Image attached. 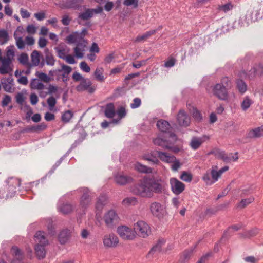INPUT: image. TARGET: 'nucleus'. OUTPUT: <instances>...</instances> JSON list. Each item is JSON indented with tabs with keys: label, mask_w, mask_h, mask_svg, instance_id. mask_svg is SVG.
<instances>
[{
	"label": "nucleus",
	"mask_w": 263,
	"mask_h": 263,
	"mask_svg": "<svg viewBox=\"0 0 263 263\" xmlns=\"http://www.w3.org/2000/svg\"><path fill=\"white\" fill-rule=\"evenodd\" d=\"M165 182L159 176L144 177L135 184L132 191L134 194L142 198H152L155 194H161L165 190Z\"/></svg>",
	"instance_id": "nucleus-1"
},
{
	"label": "nucleus",
	"mask_w": 263,
	"mask_h": 263,
	"mask_svg": "<svg viewBox=\"0 0 263 263\" xmlns=\"http://www.w3.org/2000/svg\"><path fill=\"white\" fill-rule=\"evenodd\" d=\"M87 33V29L84 28L81 32L76 31L68 35L66 41L68 44H87V41L84 39Z\"/></svg>",
	"instance_id": "nucleus-2"
},
{
	"label": "nucleus",
	"mask_w": 263,
	"mask_h": 263,
	"mask_svg": "<svg viewBox=\"0 0 263 263\" xmlns=\"http://www.w3.org/2000/svg\"><path fill=\"white\" fill-rule=\"evenodd\" d=\"M216 165L212 166L211 169L206 171L202 176V180L206 185H211L218 181L221 177Z\"/></svg>",
	"instance_id": "nucleus-3"
},
{
	"label": "nucleus",
	"mask_w": 263,
	"mask_h": 263,
	"mask_svg": "<svg viewBox=\"0 0 263 263\" xmlns=\"http://www.w3.org/2000/svg\"><path fill=\"white\" fill-rule=\"evenodd\" d=\"M134 231L140 237L146 238L151 234V229L148 224L145 221L140 220L134 224Z\"/></svg>",
	"instance_id": "nucleus-4"
},
{
	"label": "nucleus",
	"mask_w": 263,
	"mask_h": 263,
	"mask_svg": "<svg viewBox=\"0 0 263 263\" xmlns=\"http://www.w3.org/2000/svg\"><path fill=\"white\" fill-rule=\"evenodd\" d=\"M117 232L120 237L124 240H133L136 237L134 229L126 226L118 227Z\"/></svg>",
	"instance_id": "nucleus-5"
},
{
	"label": "nucleus",
	"mask_w": 263,
	"mask_h": 263,
	"mask_svg": "<svg viewBox=\"0 0 263 263\" xmlns=\"http://www.w3.org/2000/svg\"><path fill=\"white\" fill-rule=\"evenodd\" d=\"M103 219L106 225L111 228L118 223L119 218L116 211L111 210L104 215Z\"/></svg>",
	"instance_id": "nucleus-6"
},
{
	"label": "nucleus",
	"mask_w": 263,
	"mask_h": 263,
	"mask_svg": "<svg viewBox=\"0 0 263 263\" xmlns=\"http://www.w3.org/2000/svg\"><path fill=\"white\" fill-rule=\"evenodd\" d=\"M170 184L171 191L175 195L180 194L185 190V184L176 178H171Z\"/></svg>",
	"instance_id": "nucleus-7"
},
{
	"label": "nucleus",
	"mask_w": 263,
	"mask_h": 263,
	"mask_svg": "<svg viewBox=\"0 0 263 263\" xmlns=\"http://www.w3.org/2000/svg\"><path fill=\"white\" fill-rule=\"evenodd\" d=\"M149 209L152 214L159 218L163 217L166 214L165 208L159 202H154L152 203Z\"/></svg>",
	"instance_id": "nucleus-8"
},
{
	"label": "nucleus",
	"mask_w": 263,
	"mask_h": 263,
	"mask_svg": "<svg viewBox=\"0 0 263 263\" xmlns=\"http://www.w3.org/2000/svg\"><path fill=\"white\" fill-rule=\"evenodd\" d=\"M213 93L214 96L221 100H226L228 98V93L226 88L218 83L213 87Z\"/></svg>",
	"instance_id": "nucleus-9"
},
{
	"label": "nucleus",
	"mask_w": 263,
	"mask_h": 263,
	"mask_svg": "<svg viewBox=\"0 0 263 263\" xmlns=\"http://www.w3.org/2000/svg\"><path fill=\"white\" fill-rule=\"evenodd\" d=\"M82 195L80 198V205L82 208H85L89 206L91 201V193L87 188L84 187L81 189Z\"/></svg>",
	"instance_id": "nucleus-10"
},
{
	"label": "nucleus",
	"mask_w": 263,
	"mask_h": 263,
	"mask_svg": "<svg viewBox=\"0 0 263 263\" xmlns=\"http://www.w3.org/2000/svg\"><path fill=\"white\" fill-rule=\"evenodd\" d=\"M103 245L108 248L116 247L119 243L118 237L113 233L105 235L103 239Z\"/></svg>",
	"instance_id": "nucleus-11"
},
{
	"label": "nucleus",
	"mask_w": 263,
	"mask_h": 263,
	"mask_svg": "<svg viewBox=\"0 0 263 263\" xmlns=\"http://www.w3.org/2000/svg\"><path fill=\"white\" fill-rule=\"evenodd\" d=\"M91 82L88 79H83L80 84L76 87V90L78 91L81 92L88 90L89 93H93L95 90V88L91 86Z\"/></svg>",
	"instance_id": "nucleus-12"
},
{
	"label": "nucleus",
	"mask_w": 263,
	"mask_h": 263,
	"mask_svg": "<svg viewBox=\"0 0 263 263\" xmlns=\"http://www.w3.org/2000/svg\"><path fill=\"white\" fill-rule=\"evenodd\" d=\"M1 65H0V73L5 74L12 71V61L3 58L0 60Z\"/></svg>",
	"instance_id": "nucleus-13"
},
{
	"label": "nucleus",
	"mask_w": 263,
	"mask_h": 263,
	"mask_svg": "<svg viewBox=\"0 0 263 263\" xmlns=\"http://www.w3.org/2000/svg\"><path fill=\"white\" fill-rule=\"evenodd\" d=\"M83 0H66L62 4L64 9H79L83 3Z\"/></svg>",
	"instance_id": "nucleus-14"
},
{
	"label": "nucleus",
	"mask_w": 263,
	"mask_h": 263,
	"mask_svg": "<svg viewBox=\"0 0 263 263\" xmlns=\"http://www.w3.org/2000/svg\"><path fill=\"white\" fill-rule=\"evenodd\" d=\"M209 139V137L206 136H203L201 137H193L191 139L190 145L194 150L199 148L202 144L206 140Z\"/></svg>",
	"instance_id": "nucleus-15"
},
{
	"label": "nucleus",
	"mask_w": 263,
	"mask_h": 263,
	"mask_svg": "<svg viewBox=\"0 0 263 263\" xmlns=\"http://www.w3.org/2000/svg\"><path fill=\"white\" fill-rule=\"evenodd\" d=\"M177 122L182 126H187L190 123V118L184 110H180L177 116Z\"/></svg>",
	"instance_id": "nucleus-16"
},
{
	"label": "nucleus",
	"mask_w": 263,
	"mask_h": 263,
	"mask_svg": "<svg viewBox=\"0 0 263 263\" xmlns=\"http://www.w3.org/2000/svg\"><path fill=\"white\" fill-rule=\"evenodd\" d=\"M116 183L120 185H124L126 184L132 183L133 179L130 176L123 174H118L115 176Z\"/></svg>",
	"instance_id": "nucleus-17"
},
{
	"label": "nucleus",
	"mask_w": 263,
	"mask_h": 263,
	"mask_svg": "<svg viewBox=\"0 0 263 263\" xmlns=\"http://www.w3.org/2000/svg\"><path fill=\"white\" fill-rule=\"evenodd\" d=\"M263 74V65L261 63L256 64L249 71L248 76L252 78L256 76H261Z\"/></svg>",
	"instance_id": "nucleus-18"
},
{
	"label": "nucleus",
	"mask_w": 263,
	"mask_h": 263,
	"mask_svg": "<svg viewBox=\"0 0 263 263\" xmlns=\"http://www.w3.org/2000/svg\"><path fill=\"white\" fill-rule=\"evenodd\" d=\"M31 62L29 64V68L36 67L39 65L42 55L41 53L37 50H33L30 55Z\"/></svg>",
	"instance_id": "nucleus-19"
},
{
	"label": "nucleus",
	"mask_w": 263,
	"mask_h": 263,
	"mask_svg": "<svg viewBox=\"0 0 263 263\" xmlns=\"http://www.w3.org/2000/svg\"><path fill=\"white\" fill-rule=\"evenodd\" d=\"M161 29V27H159L157 29L151 30L148 31L146 32L141 35H138L135 38V39L134 40V42L135 43L143 42L148 38H149L151 35L155 34L157 32L158 30Z\"/></svg>",
	"instance_id": "nucleus-20"
},
{
	"label": "nucleus",
	"mask_w": 263,
	"mask_h": 263,
	"mask_svg": "<svg viewBox=\"0 0 263 263\" xmlns=\"http://www.w3.org/2000/svg\"><path fill=\"white\" fill-rule=\"evenodd\" d=\"M35 241L36 244H41L43 246L48 245V240L45 236V232L43 231H38L34 235Z\"/></svg>",
	"instance_id": "nucleus-21"
},
{
	"label": "nucleus",
	"mask_w": 263,
	"mask_h": 263,
	"mask_svg": "<svg viewBox=\"0 0 263 263\" xmlns=\"http://www.w3.org/2000/svg\"><path fill=\"white\" fill-rule=\"evenodd\" d=\"M196 246L197 245H195L194 247H192L191 248L185 250L180 256L179 262L180 263H185L186 261H188L192 256L193 251Z\"/></svg>",
	"instance_id": "nucleus-22"
},
{
	"label": "nucleus",
	"mask_w": 263,
	"mask_h": 263,
	"mask_svg": "<svg viewBox=\"0 0 263 263\" xmlns=\"http://www.w3.org/2000/svg\"><path fill=\"white\" fill-rule=\"evenodd\" d=\"M86 46L87 44H83L81 43L76 45L73 49V52L76 57L79 59H82L84 57Z\"/></svg>",
	"instance_id": "nucleus-23"
},
{
	"label": "nucleus",
	"mask_w": 263,
	"mask_h": 263,
	"mask_svg": "<svg viewBox=\"0 0 263 263\" xmlns=\"http://www.w3.org/2000/svg\"><path fill=\"white\" fill-rule=\"evenodd\" d=\"M46 246H43L41 244H36L34 247V250L36 257L39 259H42L46 256V251L45 250Z\"/></svg>",
	"instance_id": "nucleus-24"
},
{
	"label": "nucleus",
	"mask_w": 263,
	"mask_h": 263,
	"mask_svg": "<svg viewBox=\"0 0 263 263\" xmlns=\"http://www.w3.org/2000/svg\"><path fill=\"white\" fill-rule=\"evenodd\" d=\"M70 234L71 232L68 229H64L61 231L58 236L60 243L61 244L66 243L70 237Z\"/></svg>",
	"instance_id": "nucleus-25"
},
{
	"label": "nucleus",
	"mask_w": 263,
	"mask_h": 263,
	"mask_svg": "<svg viewBox=\"0 0 263 263\" xmlns=\"http://www.w3.org/2000/svg\"><path fill=\"white\" fill-rule=\"evenodd\" d=\"M263 136V125L250 130L247 134V137L250 138H257Z\"/></svg>",
	"instance_id": "nucleus-26"
},
{
	"label": "nucleus",
	"mask_w": 263,
	"mask_h": 263,
	"mask_svg": "<svg viewBox=\"0 0 263 263\" xmlns=\"http://www.w3.org/2000/svg\"><path fill=\"white\" fill-rule=\"evenodd\" d=\"M134 168L141 173L150 174L152 173V169L151 167L143 165L139 162H136L134 164Z\"/></svg>",
	"instance_id": "nucleus-27"
},
{
	"label": "nucleus",
	"mask_w": 263,
	"mask_h": 263,
	"mask_svg": "<svg viewBox=\"0 0 263 263\" xmlns=\"http://www.w3.org/2000/svg\"><path fill=\"white\" fill-rule=\"evenodd\" d=\"M157 153L160 159L164 162L170 163L175 160V157L169 155L166 153L157 151Z\"/></svg>",
	"instance_id": "nucleus-28"
},
{
	"label": "nucleus",
	"mask_w": 263,
	"mask_h": 263,
	"mask_svg": "<svg viewBox=\"0 0 263 263\" xmlns=\"http://www.w3.org/2000/svg\"><path fill=\"white\" fill-rule=\"evenodd\" d=\"M104 114L106 117L112 118L115 115V106L113 103L107 104L105 108Z\"/></svg>",
	"instance_id": "nucleus-29"
},
{
	"label": "nucleus",
	"mask_w": 263,
	"mask_h": 263,
	"mask_svg": "<svg viewBox=\"0 0 263 263\" xmlns=\"http://www.w3.org/2000/svg\"><path fill=\"white\" fill-rule=\"evenodd\" d=\"M157 126L158 128L162 132L166 133L168 132L171 126L168 122L165 120H159L157 122Z\"/></svg>",
	"instance_id": "nucleus-30"
},
{
	"label": "nucleus",
	"mask_w": 263,
	"mask_h": 263,
	"mask_svg": "<svg viewBox=\"0 0 263 263\" xmlns=\"http://www.w3.org/2000/svg\"><path fill=\"white\" fill-rule=\"evenodd\" d=\"M211 154H213L217 158L221 159L224 162L228 160L227 159V154L222 150L215 149L211 152Z\"/></svg>",
	"instance_id": "nucleus-31"
},
{
	"label": "nucleus",
	"mask_w": 263,
	"mask_h": 263,
	"mask_svg": "<svg viewBox=\"0 0 263 263\" xmlns=\"http://www.w3.org/2000/svg\"><path fill=\"white\" fill-rule=\"evenodd\" d=\"M164 241L160 240L157 244H156L149 251L148 256L150 255L153 256L155 253H159L162 250V246L164 244Z\"/></svg>",
	"instance_id": "nucleus-32"
},
{
	"label": "nucleus",
	"mask_w": 263,
	"mask_h": 263,
	"mask_svg": "<svg viewBox=\"0 0 263 263\" xmlns=\"http://www.w3.org/2000/svg\"><path fill=\"white\" fill-rule=\"evenodd\" d=\"M73 210L72 206L69 203H64L59 206L58 210L63 214L70 213Z\"/></svg>",
	"instance_id": "nucleus-33"
},
{
	"label": "nucleus",
	"mask_w": 263,
	"mask_h": 263,
	"mask_svg": "<svg viewBox=\"0 0 263 263\" xmlns=\"http://www.w3.org/2000/svg\"><path fill=\"white\" fill-rule=\"evenodd\" d=\"M45 59L46 64L49 66H53L55 61L53 54L49 52V50L47 49H45Z\"/></svg>",
	"instance_id": "nucleus-34"
},
{
	"label": "nucleus",
	"mask_w": 263,
	"mask_h": 263,
	"mask_svg": "<svg viewBox=\"0 0 263 263\" xmlns=\"http://www.w3.org/2000/svg\"><path fill=\"white\" fill-rule=\"evenodd\" d=\"M17 60L20 64L29 68L30 62L29 61V58L27 53H22L18 57Z\"/></svg>",
	"instance_id": "nucleus-35"
},
{
	"label": "nucleus",
	"mask_w": 263,
	"mask_h": 263,
	"mask_svg": "<svg viewBox=\"0 0 263 263\" xmlns=\"http://www.w3.org/2000/svg\"><path fill=\"white\" fill-rule=\"evenodd\" d=\"M156 154H157V152H153L150 155H145L143 156V159L144 160L151 162L153 164H158L159 161L156 156Z\"/></svg>",
	"instance_id": "nucleus-36"
},
{
	"label": "nucleus",
	"mask_w": 263,
	"mask_h": 263,
	"mask_svg": "<svg viewBox=\"0 0 263 263\" xmlns=\"http://www.w3.org/2000/svg\"><path fill=\"white\" fill-rule=\"evenodd\" d=\"M92 11L90 9H86L84 12L79 13L78 19L86 21L92 17Z\"/></svg>",
	"instance_id": "nucleus-37"
},
{
	"label": "nucleus",
	"mask_w": 263,
	"mask_h": 263,
	"mask_svg": "<svg viewBox=\"0 0 263 263\" xmlns=\"http://www.w3.org/2000/svg\"><path fill=\"white\" fill-rule=\"evenodd\" d=\"M30 85L31 88L33 89L43 90L44 88V85L36 79H33Z\"/></svg>",
	"instance_id": "nucleus-38"
},
{
	"label": "nucleus",
	"mask_w": 263,
	"mask_h": 263,
	"mask_svg": "<svg viewBox=\"0 0 263 263\" xmlns=\"http://www.w3.org/2000/svg\"><path fill=\"white\" fill-rule=\"evenodd\" d=\"M107 197L105 195L100 196L98 199L96 207L98 210H101L103 206L106 204Z\"/></svg>",
	"instance_id": "nucleus-39"
},
{
	"label": "nucleus",
	"mask_w": 263,
	"mask_h": 263,
	"mask_svg": "<svg viewBox=\"0 0 263 263\" xmlns=\"http://www.w3.org/2000/svg\"><path fill=\"white\" fill-rule=\"evenodd\" d=\"M253 103V101L248 96H246L241 103V107L243 111H246Z\"/></svg>",
	"instance_id": "nucleus-40"
},
{
	"label": "nucleus",
	"mask_w": 263,
	"mask_h": 263,
	"mask_svg": "<svg viewBox=\"0 0 263 263\" xmlns=\"http://www.w3.org/2000/svg\"><path fill=\"white\" fill-rule=\"evenodd\" d=\"M137 199L134 197H127L122 201L123 204L126 206L135 205L137 204Z\"/></svg>",
	"instance_id": "nucleus-41"
},
{
	"label": "nucleus",
	"mask_w": 263,
	"mask_h": 263,
	"mask_svg": "<svg viewBox=\"0 0 263 263\" xmlns=\"http://www.w3.org/2000/svg\"><path fill=\"white\" fill-rule=\"evenodd\" d=\"M254 200V199L252 197L242 199L241 201L237 204V208L239 209H243L249 204L252 203Z\"/></svg>",
	"instance_id": "nucleus-42"
},
{
	"label": "nucleus",
	"mask_w": 263,
	"mask_h": 263,
	"mask_svg": "<svg viewBox=\"0 0 263 263\" xmlns=\"http://www.w3.org/2000/svg\"><path fill=\"white\" fill-rule=\"evenodd\" d=\"M103 68L101 67L97 68L94 72V76L96 80L100 82H103L104 80V77L103 75Z\"/></svg>",
	"instance_id": "nucleus-43"
},
{
	"label": "nucleus",
	"mask_w": 263,
	"mask_h": 263,
	"mask_svg": "<svg viewBox=\"0 0 263 263\" xmlns=\"http://www.w3.org/2000/svg\"><path fill=\"white\" fill-rule=\"evenodd\" d=\"M237 88L241 93H244L247 90V85L246 83L240 79L236 81Z\"/></svg>",
	"instance_id": "nucleus-44"
},
{
	"label": "nucleus",
	"mask_w": 263,
	"mask_h": 263,
	"mask_svg": "<svg viewBox=\"0 0 263 263\" xmlns=\"http://www.w3.org/2000/svg\"><path fill=\"white\" fill-rule=\"evenodd\" d=\"M9 40V35L8 32L2 29L0 30V44L4 45L6 44Z\"/></svg>",
	"instance_id": "nucleus-45"
},
{
	"label": "nucleus",
	"mask_w": 263,
	"mask_h": 263,
	"mask_svg": "<svg viewBox=\"0 0 263 263\" xmlns=\"http://www.w3.org/2000/svg\"><path fill=\"white\" fill-rule=\"evenodd\" d=\"M14 55V46H9L7 48L6 56L3 57V58L13 61Z\"/></svg>",
	"instance_id": "nucleus-46"
},
{
	"label": "nucleus",
	"mask_w": 263,
	"mask_h": 263,
	"mask_svg": "<svg viewBox=\"0 0 263 263\" xmlns=\"http://www.w3.org/2000/svg\"><path fill=\"white\" fill-rule=\"evenodd\" d=\"M72 70L71 68L65 65H62L61 69L58 70V72H62V76L63 78L67 77V76L71 72Z\"/></svg>",
	"instance_id": "nucleus-47"
},
{
	"label": "nucleus",
	"mask_w": 263,
	"mask_h": 263,
	"mask_svg": "<svg viewBox=\"0 0 263 263\" xmlns=\"http://www.w3.org/2000/svg\"><path fill=\"white\" fill-rule=\"evenodd\" d=\"M234 8V5L232 4L231 2H229L224 5H219L218 6V9L220 11H222L225 13L228 12L233 9Z\"/></svg>",
	"instance_id": "nucleus-48"
},
{
	"label": "nucleus",
	"mask_w": 263,
	"mask_h": 263,
	"mask_svg": "<svg viewBox=\"0 0 263 263\" xmlns=\"http://www.w3.org/2000/svg\"><path fill=\"white\" fill-rule=\"evenodd\" d=\"M11 254L17 259H21L22 258V253L19 248L16 246H13L11 250Z\"/></svg>",
	"instance_id": "nucleus-49"
},
{
	"label": "nucleus",
	"mask_w": 263,
	"mask_h": 263,
	"mask_svg": "<svg viewBox=\"0 0 263 263\" xmlns=\"http://www.w3.org/2000/svg\"><path fill=\"white\" fill-rule=\"evenodd\" d=\"M55 50L57 51L58 56L59 58L64 59L67 56V54L68 53V50H66L64 48H55Z\"/></svg>",
	"instance_id": "nucleus-50"
},
{
	"label": "nucleus",
	"mask_w": 263,
	"mask_h": 263,
	"mask_svg": "<svg viewBox=\"0 0 263 263\" xmlns=\"http://www.w3.org/2000/svg\"><path fill=\"white\" fill-rule=\"evenodd\" d=\"M73 114L70 110L65 111L62 116V120L65 123H68L72 118Z\"/></svg>",
	"instance_id": "nucleus-51"
},
{
	"label": "nucleus",
	"mask_w": 263,
	"mask_h": 263,
	"mask_svg": "<svg viewBox=\"0 0 263 263\" xmlns=\"http://www.w3.org/2000/svg\"><path fill=\"white\" fill-rule=\"evenodd\" d=\"M192 175L191 174L186 172H183L180 176V178L185 182H190L192 180Z\"/></svg>",
	"instance_id": "nucleus-52"
},
{
	"label": "nucleus",
	"mask_w": 263,
	"mask_h": 263,
	"mask_svg": "<svg viewBox=\"0 0 263 263\" xmlns=\"http://www.w3.org/2000/svg\"><path fill=\"white\" fill-rule=\"evenodd\" d=\"M239 157L238 156V153L236 152L234 155L232 153L227 154V161H226V163H230L231 162H234L237 161Z\"/></svg>",
	"instance_id": "nucleus-53"
},
{
	"label": "nucleus",
	"mask_w": 263,
	"mask_h": 263,
	"mask_svg": "<svg viewBox=\"0 0 263 263\" xmlns=\"http://www.w3.org/2000/svg\"><path fill=\"white\" fill-rule=\"evenodd\" d=\"M153 142L155 145L168 148L167 146L166 145V140H164L160 137H157L154 139Z\"/></svg>",
	"instance_id": "nucleus-54"
},
{
	"label": "nucleus",
	"mask_w": 263,
	"mask_h": 263,
	"mask_svg": "<svg viewBox=\"0 0 263 263\" xmlns=\"http://www.w3.org/2000/svg\"><path fill=\"white\" fill-rule=\"evenodd\" d=\"M218 84L222 85L225 88H230L231 87V81L230 79L227 77H225L221 79V81Z\"/></svg>",
	"instance_id": "nucleus-55"
},
{
	"label": "nucleus",
	"mask_w": 263,
	"mask_h": 263,
	"mask_svg": "<svg viewBox=\"0 0 263 263\" xmlns=\"http://www.w3.org/2000/svg\"><path fill=\"white\" fill-rule=\"evenodd\" d=\"M16 45L19 49H23L25 46V41H24L22 37H14Z\"/></svg>",
	"instance_id": "nucleus-56"
},
{
	"label": "nucleus",
	"mask_w": 263,
	"mask_h": 263,
	"mask_svg": "<svg viewBox=\"0 0 263 263\" xmlns=\"http://www.w3.org/2000/svg\"><path fill=\"white\" fill-rule=\"evenodd\" d=\"M123 4L125 6L128 7L133 6V8H136L138 7V0H124L123 1Z\"/></svg>",
	"instance_id": "nucleus-57"
},
{
	"label": "nucleus",
	"mask_w": 263,
	"mask_h": 263,
	"mask_svg": "<svg viewBox=\"0 0 263 263\" xmlns=\"http://www.w3.org/2000/svg\"><path fill=\"white\" fill-rule=\"evenodd\" d=\"M47 102L49 106V109L51 110L55 107L57 101L55 98L53 96H51L47 99Z\"/></svg>",
	"instance_id": "nucleus-58"
},
{
	"label": "nucleus",
	"mask_w": 263,
	"mask_h": 263,
	"mask_svg": "<svg viewBox=\"0 0 263 263\" xmlns=\"http://www.w3.org/2000/svg\"><path fill=\"white\" fill-rule=\"evenodd\" d=\"M251 21V18H248L246 15L241 16L239 20V24L241 26H245V25H248L250 22Z\"/></svg>",
	"instance_id": "nucleus-59"
},
{
	"label": "nucleus",
	"mask_w": 263,
	"mask_h": 263,
	"mask_svg": "<svg viewBox=\"0 0 263 263\" xmlns=\"http://www.w3.org/2000/svg\"><path fill=\"white\" fill-rule=\"evenodd\" d=\"M258 232V231L257 229H253L251 230L246 231L243 234V236L244 237H250L255 236Z\"/></svg>",
	"instance_id": "nucleus-60"
},
{
	"label": "nucleus",
	"mask_w": 263,
	"mask_h": 263,
	"mask_svg": "<svg viewBox=\"0 0 263 263\" xmlns=\"http://www.w3.org/2000/svg\"><path fill=\"white\" fill-rule=\"evenodd\" d=\"M36 76L41 80L45 82H49L50 81V78L45 73H38Z\"/></svg>",
	"instance_id": "nucleus-61"
},
{
	"label": "nucleus",
	"mask_w": 263,
	"mask_h": 263,
	"mask_svg": "<svg viewBox=\"0 0 263 263\" xmlns=\"http://www.w3.org/2000/svg\"><path fill=\"white\" fill-rule=\"evenodd\" d=\"M37 28L33 24L28 25L26 27V31L30 34H34Z\"/></svg>",
	"instance_id": "nucleus-62"
},
{
	"label": "nucleus",
	"mask_w": 263,
	"mask_h": 263,
	"mask_svg": "<svg viewBox=\"0 0 263 263\" xmlns=\"http://www.w3.org/2000/svg\"><path fill=\"white\" fill-rule=\"evenodd\" d=\"M16 101L20 105L23 106L25 102V98L23 93H18L16 96Z\"/></svg>",
	"instance_id": "nucleus-63"
},
{
	"label": "nucleus",
	"mask_w": 263,
	"mask_h": 263,
	"mask_svg": "<svg viewBox=\"0 0 263 263\" xmlns=\"http://www.w3.org/2000/svg\"><path fill=\"white\" fill-rule=\"evenodd\" d=\"M141 104V99L139 98H136L133 100V103L130 104V107L135 109L139 107Z\"/></svg>",
	"instance_id": "nucleus-64"
}]
</instances>
